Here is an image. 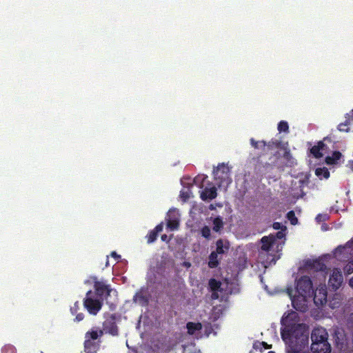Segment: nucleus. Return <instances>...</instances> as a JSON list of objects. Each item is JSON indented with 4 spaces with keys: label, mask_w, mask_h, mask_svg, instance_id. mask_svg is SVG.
Returning <instances> with one entry per match:
<instances>
[{
    "label": "nucleus",
    "mask_w": 353,
    "mask_h": 353,
    "mask_svg": "<svg viewBox=\"0 0 353 353\" xmlns=\"http://www.w3.org/2000/svg\"><path fill=\"white\" fill-rule=\"evenodd\" d=\"M201 234L206 239H210L211 236V231L208 226L205 225L201 230Z\"/></svg>",
    "instance_id": "2f4dec72"
},
{
    "label": "nucleus",
    "mask_w": 353,
    "mask_h": 353,
    "mask_svg": "<svg viewBox=\"0 0 353 353\" xmlns=\"http://www.w3.org/2000/svg\"><path fill=\"white\" fill-rule=\"evenodd\" d=\"M179 225V221L177 219H169L167 220V227L170 230H177Z\"/></svg>",
    "instance_id": "cd10ccee"
},
{
    "label": "nucleus",
    "mask_w": 353,
    "mask_h": 353,
    "mask_svg": "<svg viewBox=\"0 0 353 353\" xmlns=\"http://www.w3.org/2000/svg\"><path fill=\"white\" fill-rule=\"evenodd\" d=\"M350 123L349 120H347L344 123H340L338 126V129L340 131L348 132V128L345 129L344 127L348 125Z\"/></svg>",
    "instance_id": "58836bf2"
},
{
    "label": "nucleus",
    "mask_w": 353,
    "mask_h": 353,
    "mask_svg": "<svg viewBox=\"0 0 353 353\" xmlns=\"http://www.w3.org/2000/svg\"><path fill=\"white\" fill-rule=\"evenodd\" d=\"M327 301V288L325 285H320L314 292V302L316 306H322Z\"/></svg>",
    "instance_id": "9b49d317"
},
{
    "label": "nucleus",
    "mask_w": 353,
    "mask_h": 353,
    "mask_svg": "<svg viewBox=\"0 0 353 353\" xmlns=\"http://www.w3.org/2000/svg\"><path fill=\"white\" fill-rule=\"evenodd\" d=\"M209 289L210 291H219L221 288V283L220 281L215 279H210L208 283Z\"/></svg>",
    "instance_id": "a878e982"
},
{
    "label": "nucleus",
    "mask_w": 353,
    "mask_h": 353,
    "mask_svg": "<svg viewBox=\"0 0 353 353\" xmlns=\"http://www.w3.org/2000/svg\"><path fill=\"white\" fill-rule=\"evenodd\" d=\"M84 319V314L83 313H79L76 315L75 321L77 322H80Z\"/></svg>",
    "instance_id": "79ce46f5"
},
{
    "label": "nucleus",
    "mask_w": 353,
    "mask_h": 353,
    "mask_svg": "<svg viewBox=\"0 0 353 353\" xmlns=\"http://www.w3.org/2000/svg\"><path fill=\"white\" fill-rule=\"evenodd\" d=\"M214 179L219 187L228 186L231 183L230 168L224 163L219 164L216 169L213 170Z\"/></svg>",
    "instance_id": "7ed1b4c3"
},
{
    "label": "nucleus",
    "mask_w": 353,
    "mask_h": 353,
    "mask_svg": "<svg viewBox=\"0 0 353 353\" xmlns=\"http://www.w3.org/2000/svg\"><path fill=\"white\" fill-rule=\"evenodd\" d=\"M2 353H17L16 348L12 345H6L1 349Z\"/></svg>",
    "instance_id": "473e14b6"
},
{
    "label": "nucleus",
    "mask_w": 353,
    "mask_h": 353,
    "mask_svg": "<svg viewBox=\"0 0 353 353\" xmlns=\"http://www.w3.org/2000/svg\"><path fill=\"white\" fill-rule=\"evenodd\" d=\"M350 320L353 321V313L350 315Z\"/></svg>",
    "instance_id": "3c124183"
},
{
    "label": "nucleus",
    "mask_w": 353,
    "mask_h": 353,
    "mask_svg": "<svg viewBox=\"0 0 353 353\" xmlns=\"http://www.w3.org/2000/svg\"><path fill=\"white\" fill-rule=\"evenodd\" d=\"M341 157L342 154L340 152H334L332 156H328L325 158V162L329 165L336 164Z\"/></svg>",
    "instance_id": "393cba45"
},
{
    "label": "nucleus",
    "mask_w": 353,
    "mask_h": 353,
    "mask_svg": "<svg viewBox=\"0 0 353 353\" xmlns=\"http://www.w3.org/2000/svg\"><path fill=\"white\" fill-rule=\"evenodd\" d=\"M94 282V289L98 299L101 301L108 299V297L110 295V293L113 291L110 285L106 284L103 281H99L97 280L96 276L91 277Z\"/></svg>",
    "instance_id": "39448f33"
},
{
    "label": "nucleus",
    "mask_w": 353,
    "mask_h": 353,
    "mask_svg": "<svg viewBox=\"0 0 353 353\" xmlns=\"http://www.w3.org/2000/svg\"><path fill=\"white\" fill-rule=\"evenodd\" d=\"M161 241H165V242H169L170 241V238H168V236L166 234H163L161 236Z\"/></svg>",
    "instance_id": "49530a36"
},
{
    "label": "nucleus",
    "mask_w": 353,
    "mask_h": 353,
    "mask_svg": "<svg viewBox=\"0 0 353 353\" xmlns=\"http://www.w3.org/2000/svg\"><path fill=\"white\" fill-rule=\"evenodd\" d=\"M111 256L114 257L116 261H119L121 258V256L119 255L116 252H112Z\"/></svg>",
    "instance_id": "a18cd8bd"
},
{
    "label": "nucleus",
    "mask_w": 353,
    "mask_h": 353,
    "mask_svg": "<svg viewBox=\"0 0 353 353\" xmlns=\"http://www.w3.org/2000/svg\"><path fill=\"white\" fill-rule=\"evenodd\" d=\"M328 334L326 330L322 327L314 328L311 334L312 343L327 340Z\"/></svg>",
    "instance_id": "ddd939ff"
},
{
    "label": "nucleus",
    "mask_w": 353,
    "mask_h": 353,
    "mask_svg": "<svg viewBox=\"0 0 353 353\" xmlns=\"http://www.w3.org/2000/svg\"><path fill=\"white\" fill-rule=\"evenodd\" d=\"M272 227L274 230H279L283 229V227L281 226V224L279 222H274L272 225Z\"/></svg>",
    "instance_id": "37998d69"
},
{
    "label": "nucleus",
    "mask_w": 353,
    "mask_h": 353,
    "mask_svg": "<svg viewBox=\"0 0 353 353\" xmlns=\"http://www.w3.org/2000/svg\"><path fill=\"white\" fill-rule=\"evenodd\" d=\"M219 265L218 254L212 251L209 255L208 266L210 268H216Z\"/></svg>",
    "instance_id": "5701e85b"
},
{
    "label": "nucleus",
    "mask_w": 353,
    "mask_h": 353,
    "mask_svg": "<svg viewBox=\"0 0 353 353\" xmlns=\"http://www.w3.org/2000/svg\"><path fill=\"white\" fill-rule=\"evenodd\" d=\"M157 236L158 234L154 232V230H150L146 236L148 243L150 244L154 243L156 241Z\"/></svg>",
    "instance_id": "7c9ffc66"
},
{
    "label": "nucleus",
    "mask_w": 353,
    "mask_h": 353,
    "mask_svg": "<svg viewBox=\"0 0 353 353\" xmlns=\"http://www.w3.org/2000/svg\"><path fill=\"white\" fill-rule=\"evenodd\" d=\"M251 143L252 144L253 146H254L255 148H257V142H256L253 139H251Z\"/></svg>",
    "instance_id": "09e8293b"
},
{
    "label": "nucleus",
    "mask_w": 353,
    "mask_h": 353,
    "mask_svg": "<svg viewBox=\"0 0 353 353\" xmlns=\"http://www.w3.org/2000/svg\"><path fill=\"white\" fill-rule=\"evenodd\" d=\"M230 248V244L228 241H225V243L223 239H220L216 242V250L214 251L218 254H223L228 251Z\"/></svg>",
    "instance_id": "a211bd4d"
},
{
    "label": "nucleus",
    "mask_w": 353,
    "mask_h": 353,
    "mask_svg": "<svg viewBox=\"0 0 353 353\" xmlns=\"http://www.w3.org/2000/svg\"><path fill=\"white\" fill-rule=\"evenodd\" d=\"M163 228V223H161L158 224L153 230H154V232H156L157 234H159V232H162Z\"/></svg>",
    "instance_id": "a19ab883"
},
{
    "label": "nucleus",
    "mask_w": 353,
    "mask_h": 353,
    "mask_svg": "<svg viewBox=\"0 0 353 353\" xmlns=\"http://www.w3.org/2000/svg\"><path fill=\"white\" fill-rule=\"evenodd\" d=\"M336 345L341 352H353V328L347 334L345 341H343V339L341 341L339 336L337 335Z\"/></svg>",
    "instance_id": "6e6552de"
},
{
    "label": "nucleus",
    "mask_w": 353,
    "mask_h": 353,
    "mask_svg": "<svg viewBox=\"0 0 353 353\" xmlns=\"http://www.w3.org/2000/svg\"><path fill=\"white\" fill-rule=\"evenodd\" d=\"M211 292H212L211 299L212 300L217 299L219 298L218 291H211Z\"/></svg>",
    "instance_id": "c03bdc74"
},
{
    "label": "nucleus",
    "mask_w": 353,
    "mask_h": 353,
    "mask_svg": "<svg viewBox=\"0 0 353 353\" xmlns=\"http://www.w3.org/2000/svg\"><path fill=\"white\" fill-rule=\"evenodd\" d=\"M298 314L288 313V353H309V330L303 323H297Z\"/></svg>",
    "instance_id": "f257e3e1"
},
{
    "label": "nucleus",
    "mask_w": 353,
    "mask_h": 353,
    "mask_svg": "<svg viewBox=\"0 0 353 353\" xmlns=\"http://www.w3.org/2000/svg\"><path fill=\"white\" fill-rule=\"evenodd\" d=\"M288 295H290V290L289 289H288Z\"/></svg>",
    "instance_id": "864d4df0"
},
{
    "label": "nucleus",
    "mask_w": 353,
    "mask_h": 353,
    "mask_svg": "<svg viewBox=\"0 0 353 353\" xmlns=\"http://www.w3.org/2000/svg\"><path fill=\"white\" fill-rule=\"evenodd\" d=\"M79 310V303L78 301H76L74 303V305L70 307V312L74 315L77 313Z\"/></svg>",
    "instance_id": "4c0bfd02"
},
{
    "label": "nucleus",
    "mask_w": 353,
    "mask_h": 353,
    "mask_svg": "<svg viewBox=\"0 0 353 353\" xmlns=\"http://www.w3.org/2000/svg\"><path fill=\"white\" fill-rule=\"evenodd\" d=\"M296 290L300 294L311 296L313 293L312 283L310 277L301 276L296 281Z\"/></svg>",
    "instance_id": "0eeeda50"
},
{
    "label": "nucleus",
    "mask_w": 353,
    "mask_h": 353,
    "mask_svg": "<svg viewBox=\"0 0 353 353\" xmlns=\"http://www.w3.org/2000/svg\"><path fill=\"white\" fill-rule=\"evenodd\" d=\"M315 174L321 180L327 179L330 177V172L325 167L316 168Z\"/></svg>",
    "instance_id": "4be33fe9"
},
{
    "label": "nucleus",
    "mask_w": 353,
    "mask_h": 353,
    "mask_svg": "<svg viewBox=\"0 0 353 353\" xmlns=\"http://www.w3.org/2000/svg\"><path fill=\"white\" fill-rule=\"evenodd\" d=\"M312 265L314 268L319 269V274L325 278V266L323 264H321L319 261L313 262Z\"/></svg>",
    "instance_id": "c85d7f7f"
},
{
    "label": "nucleus",
    "mask_w": 353,
    "mask_h": 353,
    "mask_svg": "<svg viewBox=\"0 0 353 353\" xmlns=\"http://www.w3.org/2000/svg\"><path fill=\"white\" fill-rule=\"evenodd\" d=\"M103 332L108 333L112 336H117L119 334V329L116 323V319L114 315H111L103 323Z\"/></svg>",
    "instance_id": "f8f14e48"
},
{
    "label": "nucleus",
    "mask_w": 353,
    "mask_h": 353,
    "mask_svg": "<svg viewBox=\"0 0 353 353\" xmlns=\"http://www.w3.org/2000/svg\"><path fill=\"white\" fill-rule=\"evenodd\" d=\"M261 343H263L264 344L263 345V350L264 349H271L272 348V345H269L266 342H264V341H262Z\"/></svg>",
    "instance_id": "de8ad7c7"
},
{
    "label": "nucleus",
    "mask_w": 353,
    "mask_h": 353,
    "mask_svg": "<svg viewBox=\"0 0 353 353\" xmlns=\"http://www.w3.org/2000/svg\"><path fill=\"white\" fill-rule=\"evenodd\" d=\"M327 217L328 216H327V215L326 214H318L317 216L316 217V220L318 222L325 221L327 219Z\"/></svg>",
    "instance_id": "ea45409f"
},
{
    "label": "nucleus",
    "mask_w": 353,
    "mask_h": 353,
    "mask_svg": "<svg viewBox=\"0 0 353 353\" xmlns=\"http://www.w3.org/2000/svg\"><path fill=\"white\" fill-rule=\"evenodd\" d=\"M212 223H213V227H212L213 231L220 234L224 227V223L223 221V218L219 216L215 217L212 221Z\"/></svg>",
    "instance_id": "412c9836"
},
{
    "label": "nucleus",
    "mask_w": 353,
    "mask_h": 353,
    "mask_svg": "<svg viewBox=\"0 0 353 353\" xmlns=\"http://www.w3.org/2000/svg\"><path fill=\"white\" fill-rule=\"evenodd\" d=\"M325 145L323 142H319L317 145L313 146L310 152L316 158H320L323 156Z\"/></svg>",
    "instance_id": "aec40b11"
},
{
    "label": "nucleus",
    "mask_w": 353,
    "mask_h": 353,
    "mask_svg": "<svg viewBox=\"0 0 353 353\" xmlns=\"http://www.w3.org/2000/svg\"><path fill=\"white\" fill-rule=\"evenodd\" d=\"M262 243L261 250L268 252L275 245V236L271 234L269 236H265L261 239Z\"/></svg>",
    "instance_id": "dca6fc26"
},
{
    "label": "nucleus",
    "mask_w": 353,
    "mask_h": 353,
    "mask_svg": "<svg viewBox=\"0 0 353 353\" xmlns=\"http://www.w3.org/2000/svg\"><path fill=\"white\" fill-rule=\"evenodd\" d=\"M264 344L263 343H261V341H256L253 343V348L256 350H259L261 352L263 351V345Z\"/></svg>",
    "instance_id": "f704fd0d"
},
{
    "label": "nucleus",
    "mask_w": 353,
    "mask_h": 353,
    "mask_svg": "<svg viewBox=\"0 0 353 353\" xmlns=\"http://www.w3.org/2000/svg\"><path fill=\"white\" fill-rule=\"evenodd\" d=\"M350 248V243L348 242L345 246H339L335 250V256L339 261H349V263L344 268L345 273L350 274L353 272V259H350L348 257H344L341 255L346 254H351L349 251Z\"/></svg>",
    "instance_id": "423d86ee"
},
{
    "label": "nucleus",
    "mask_w": 353,
    "mask_h": 353,
    "mask_svg": "<svg viewBox=\"0 0 353 353\" xmlns=\"http://www.w3.org/2000/svg\"><path fill=\"white\" fill-rule=\"evenodd\" d=\"M83 305L90 314L97 315L103 306V301L94 299L92 291L89 290L83 300Z\"/></svg>",
    "instance_id": "20e7f679"
},
{
    "label": "nucleus",
    "mask_w": 353,
    "mask_h": 353,
    "mask_svg": "<svg viewBox=\"0 0 353 353\" xmlns=\"http://www.w3.org/2000/svg\"><path fill=\"white\" fill-rule=\"evenodd\" d=\"M278 130L279 132H287V121H281L278 124Z\"/></svg>",
    "instance_id": "c9c22d12"
},
{
    "label": "nucleus",
    "mask_w": 353,
    "mask_h": 353,
    "mask_svg": "<svg viewBox=\"0 0 353 353\" xmlns=\"http://www.w3.org/2000/svg\"><path fill=\"white\" fill-rule=\"evenodd\" d=\"M307 185V180L305 177H297L291 182V190L293 196L299 197L303 195V188Z\"/></svg>",
    "instance_id": "1a4fd4ad"
},
{
    "label": "nucleus",
    "mask_w": 353,
    "mask_h": 353,
    "mask_svg": "<svg viewBox=\"0 0 353 353\" xmlns=\"http://www.w3.org/2000/svg\"><path fill=\"white\" fill-rule=\"evenodd\" d=\"M186 327L189 334H194L196 331L201 330L202 325L201 323L188 322Z\"/></svg>",
    "instance_id": "b1692460"
},
{
    "label": "nucleus",
    "mask_w": 353,
    "mask_h": 353,
    "mask_svg": "<svg viewBox=\"0 0 353 353\" xmlns=\"http://www.w3.org/2000/svg\"><path fill=\"white\" fill-rule=\"evenodd\" d=\"M343 282V275L341 272L335 268L330 276L329 285L334 290L338 289Z\"/></svg>",
    "instance_id": "4468645a"
},
{
    "label": "nucleus",
    "mask_w": 353,
    "mask_h": 353,
    "mask_svg": "<svg viewBox=\"0 0 353 353\" xmlns=\"http://www.w3.org/2000/svg\"><path fill=\"white\" fill-rule=\"evenodd\" d=\"M281 339L285 343V345H287V312H285L281 319Z\"/></svg>",
    "instance_id": "6ab92c4d"
},
{
    "label": "nucleus",
    "mask_w": 353,
    "mask_h": 353,
    "mask_svg": "<svg viewBox=\"0 0 353 353\" xmlns=\"http://www.w3.org/2000/svg\"><path fill=\"white\" fill-rule=\"evenodd\" d=\"M310 297V296H303V294H300L298 296H293L291 297L293 307L297 311H306L307 308V298Z\"/></svg>",
    "instance_id": "9d476101"
},
{
    "label": "nucleus",
    "mask_w": 353,
    "mask_h": 353,
    "mask_svg": "<svg viewBox=\"0 0 353 353\" xmlns=\"http://www.w3.org/2000/svg\"><path fill=\"white\" fill-rule=\"evenodd\" d=\"M349 284L353 288V277L350 280Z\"/></svg>",
    "instance_id": "8fccbe9b"
},
{
    "label": "nucleus",
    "mask_w": 353,
    "mask_h": 353,
    "mask_svg": "<svg viewBox=\"0 0 353 353\" xmlns=\"http://www.w3.org/2000/svg\"><path fill=\"white\" fill-rule=\"evenodd\" d=\"M268 353H275L274 351H269Z\"/></svg>",
    "instance_id": "603ef678"
},
{
    "label": "nucleus",
    "mask_w": 353,
    "mask_h": 353,
    "mask_svg": "<svg viewBox=\"0 0 353 353\" xmlns=\"http://www.w3.org/2000/svg\"><path fill=\"white\" fill-rule=\"evenodd\" d=\"M217 196L216 188L215 187L205 188L201 193V199L203 201L212 200Z\"/></svg>",
    "instance_id": "f3484780"
},
{
    "label": "nucleus",
    "mask_w": 353,
    "mask_h": 353,
    "mask_svg": "<svg viewBox=\"0 0 353 353\" xmlns=\"http://www.w3.org/2000/svg\"><path fill=\"white\" fill-rule=\"evenodd\" d=\"M103 335V330L98 327H92L85 334L83 343L84 351L85 353H97L100 349L101 337Z\"/></svg>",
    "instance_id": "f03ea898"
},
{
    "label": "nucleus",
    "mask_w": 353,
    "mask_h": 353,
    "mask_svg": "<svg viewBox=\"0 0 353 353\" xmlns=\"http://www.w3.org/2000/svg\"><path fill=\"white\" fill-rule=\"evenodd\" d=\"M288 162L290 161V157H289V156H288Z\"/></svg>",
    "instance_id": "5fc2aeb1"
},
{
    "label": "nucleus",
    "mask_w": 353,
    "mask_h": 353,
    "mask_svg": "<svg viewBox=\"0 0 353 353\" xmlns=\"http://www.w3.org/2000/svg\"><path fill=\"white\" fill-rule=\"evenodd\" d=\"M270 147L275 148L277 149L283 150V156L285 157L287 154V149L285 148L284 144L279 140H272L270 143Z\"/></svg>",
    "instance_id": "bb28decb"
},
{
    "label": "nucleus",
    "mask_w": 353,
    "mask_h": 353,
    "mask_svg": "<svg viewBox=\"0 0 353 353\" xmlns=\"http://www.w3.org/2000/svg\"><path fill=\"white\" fill-rule=\"evenodd\" d=\"M134 300L142 305H147L148 303V298L141 293H137L134 296Z\"/></svg>",
    "instance_id": "c756f323"
},
{
    "label": "nucleus",
    "mask_w": 353,
    "mask_h": 353,
    "mask_svg": "<svg viewBox=\"0 0 353 353\" xmlns=\"http://www.w3.org/2000/svg\"><path fill=\"white\" fill-rule=\"evenodd\" d=\"M311 350L313 353H330L331 347L327 340H326L312 343Z\"/></svg>",
    "instance_id": "2eb2a0df"
},
{
    "label": "nucleus",
    "mask_w": 353,
    "mask_h": 353,
    "mask_svg": "<svg viewBox=\"0 0 353 353\" xmlns=\"http://www.w3.org/2000/svg\"><path fill=\"white\" fill-rule=\"evenodd\" d=\"M288 221H290V223L293 225L298 223V219L295 216L293 211L288 212Z\"/></svg>",
    "instance_id": "72a5a7b5"
},
{
    "label": "nucleus",
    "mask_w": 353,
    "mask_h": 353,
    "mask_svg": "<svg viewBox=\"0 0 353 353\" xmlns=\"http://www.w3.org/2000/svg\"><path fill=\"white\" fill-rule=\"evenodd\" d=\"M274 235L275 236V244H276L277 240L283 239L285 237L284 230L282 229L281 231L277 232Z\"/></svg>",
    "instance_id": "e433bc0d"
}]
</instances>
